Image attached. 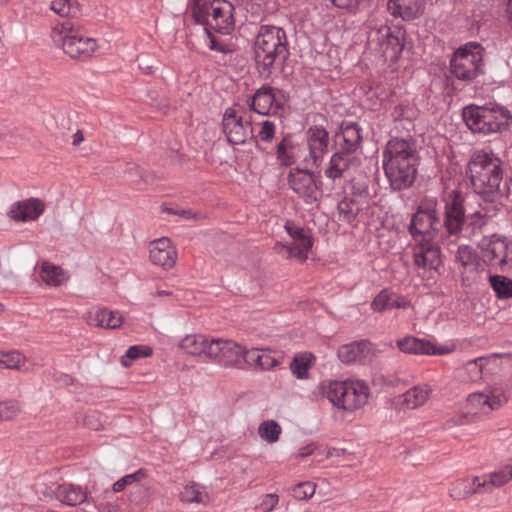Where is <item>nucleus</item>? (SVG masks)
Here are the masks:
<instances>
[{
	"instance_id": "f257e3e1",
	"label": "nucleus",
	"mask_w": 512,
	"mask_h": 512,
	"mask_svg": "<svg viewBox=\"0 0 512 512\" xmlns=\"http://www.w3.org/2000/svg\"><path fill=\"white\" fill-rule=\"evenodd\" d=\"M487 213L476 211L465 218L462 195L453 190L445 199V219L442 225L435 198L422 200L413 214L409 225V232L413 241L425 239H440L446 245L455 243L460 237L470 238L476 228L482 227L486 222Z\"/></svg>"
},
{
	"instance_id": "f03ea898",
	"label": "nucleus",
	"mask_w": 512,
	"mask_h": 512,
	"mask_svg": "<svg viewBox=\"0 0 512 512\" xmlns=\"http://www.w3.org/2000/svg\"><path fill=\"white\" fill-rule=\"evenodd\" d=\"M466 175L473 191L485 201L494 202L500 195L503 169L501 160L494 153L475 151L467 164Z\"/></svg>"
},
{
	"instance_id": "7ed1b4c3",
	"label": "nucleus",
	"mask_w": 512,
	"mask_h": 512,
	"mask_svg": "<svg viewBox=\"0 0 512 512\" xmlns=\"http://www.w3.org/2000/svg\"><path fill=\"white\" fill-rule=\"evenodd\" d=\"M417 154L412 143L394 138L388 141L383 152V169L394 190L412 185L416 175Z\"/></svg>"
},
{
	"instance_id": "20e7f679",
	"label": "nucleus",
	"mask_w": 512,
	"mask_h": 512,
	"mask_svg": "<svg viewBox=\"0 0 512 512\" xmlns=\"http://www.w3.org/2000/svg\"><path fill=\"white\" fill-rule=\"evenodd\" d=\"M234 6L228 0H197L192 8L196 22L202 24L211 50L225 52V46L211 31L228 34L234 28Z\"/></svg>"
},
{
	"instance_id": "39448f33",
	"label": "nucleus",
	"mask_w": 512,
	"mask_h": 512,
	"mask_svg": "<svg viewBox=\"0 0 512 512\" xmlns=\"http://www.w3.org/2000/svg\"><path fill=\"white\" fill-rule=\"evenodd\" d=\"M319 393L334 407L353 412L368 401L370 391L362 380H325L318 385Z\"/></svg>"
},
{
	"instance_id": "423d86ee",
	"label": "nucleus",
	"mask_w": 512,
	"mask_h": 512,
	"mask_svg": "<svg viewBox=\"0 0 512 512\" xmlns=\"http://www.w3.org/2000/svg\"><path fill=\"white\" fill-rule=\"evenodd\" d=\"M463 119L473 133L487 136L508 130L512 114L505 106L496 103L469 105L463 109Z\"/></svg>"
},
{
	"instance_id": "0eeeda50",
	"label": "nucleus",
	"mask_w": 512,
	"mask_h": 512,
	"mask_svg": "<svg viewBox=\"0 0 512 512\" xmlns=\"http://www.w3.org/2000/svg\"><path fill=\"white\" fill-rule=\"evenodd\" d=\"M255 60L258 66L269 69L288 55V40L285 31L276 26L262 25L254 41Z\"/></svg>"
},
{
	"instance_id": "6e6552de",
	"label": "nucleus",
	"mask_w": 512,
	"mask_h": 512,
	"mask_svg": "<svg viewBox=\"0 0 512 512\" xmlns=\"http://www.w3.org/2000/svg\"><path fill=\"white\" fill-rule=\"evenodd\" d=\"M51 38L55 45L73 59H88L98 48L94 38L88 37L81 29L68 22L56 25L52 29Z\"/></svg>"
},
{
	"instance_id": "1a4fd4ad",
	"label": "nucleus",
	"mask_w": 512,
	"mask_h": 512,
	"mask_svg": "<svg viewBox=\"0 0 512 512\" xmlns=\"http://www.w3.org/2000/svg\"><path fill=\"white\" fill-rule=\"evenodd\" d=\"M478 250L480 260L489 270L512 271V240L498 234L484 236Z\"/></svg>"
},
{
	"instance_id": "9d476101",
	"label": "nucleus",
	"mask_w": 512,
	"mask_h": 512,
	"mask_svg": "<svg viewBox=\"0 0 512 512\" xmlns=\"http://www.w3.org/2000/svg\"><path fill=\"white\" fill-rule=\"evenodd\" d=\"M482 47L475 42L465 44L456 50L451 59V73L460 80L470 81L482 72Z\"/></svg>"
},
{
	"instance_id": "9b49d317",
	"label": "nucleus",
	"mask_w": 512,
	"mask_h": 512,
	"mask_svg": "<svg viewBox=\"0 0 512 512\" xmlns=\"http://www.w3.org/2000/svg\"><path fill=\"white\" fill-rule=\"evenodd\" d=\"M508 401V395L502 387L488 386L481 392L471 393L465 402L466 415L477 417L488 415L501 408Z\"/></svg>"
},
{
	"instance_id": "f8f14e48",
	"label": "nucleus",
	"mask_w": 512,
	"mask_h": 512,
	"mask_svg": "<svg viewBox=\"0 0 512 512\" xmlns=\"http://www.w3.org/2000/svg\"><path fill=\"white\" fill-rule=\"evenodd\" d=\"M285 230L291 238V243L277 242L274 250L277 254L290 259L296 258L304 262L308 258V253L313 246V240L309 231L295 225L291 221L285 224Z\"/></svg>"
},
{
	"instance_id": "ddd939ff",
	"label": "nucleus",
	"mask_w": 512,
	"mask_h": 512,
	"mask_svg": "<svg viewBox=\"0 0 512 512\" xmlns=\"http://www.w3.org/2000/svg\"><path fill=\"white\" fill-rule=\"evenodd\" d=\"M369 45L381 52L385 59L396 61L403 50L402 32L392 31L387 25L371 30L368 36Z\"/></svg>"
},
{
	"instance_id": "4468645a",
	"label": "nucleus",
	"mask_w": 512,
	"mask_h": 512,
	"mask_svg": "<svg viewBox=\"0 0 512 512\" xmlns=\"http://www.w3.org/2000/svg\"><path fill=\"white\" fill-rule=\"evenodd\" d=\"M305 167L292 168L288 173V185L307 204L315 203L321 197L315 175Z\"/></svg>"
},
{
	"instance_id": "2eb2a0df",
	"label": "nucleus",
	"mask_w": 512,
	"mask_h": 512,
	"mask_svg": "<svg viewBox=\"0 0 512 512\" xmlns=\"http://www.w3.org/2000/svg\"><path fill=\"white\" fill-rule=\"evenodd\" d=\"M240 108H228L223 116V132L227 140L234 145L243 144L252 136L251 122L244 119Z\"/></svg>"
},
{
	"instance_id": "dca6fc26",
	"label": "nucleus",
	"mask_w": 512,
	"mask_h": 512,
	"mask_svg": "<svg viewBox=\"0 0 512 512\" xmlns=\"http://www.w3.org/2000/svg\"><path fill=\"white\" fill-rule=\"evenodd\" d=\"M247 352L248 350L233 340L214 338L209 359L216 360L225 366L240 367L247 363Z\"/></svg>"
},
{
	"instance_id": "f3484780",
	"label": "nucleus",
	"mask_w": 512,
	"mask_h": 512,
	"mask_svg": "<svg viewBox=\"0 0 512 512\" xmlns=\"http://www.w3.org/2000/svg\"><path fill=\"white\" fill-rule=\"evenodd\" d=\"M308 155L304 156V167H319L328 152L329 134L323 127L313 126L306 131Z\"/></svg>"
},
{
	"instance_id": "a211bd4d",
	"label": "nucleus",
	"mask_w": 512,
	"mask_h": 512,
	"mask_svg": "<svg viewBox=\"0 0 512 512\" xmlns=\"http://www.w3.org/2000/svg\"><path fill=\"white\" fill-rule=\"evenodd\" d=\"M439 241L441 240L425 239L424 241H414L413 259L415 266L421 269H438L442 263L438 245Z\"/></svg>"
},
{
	"instance_id": "6ab92c4d",
	"label": "nucleus",
	"mask_w": 512,
	"mask_h": 512,
	"mask_svg": "<svg viewBox=\"0 0 512 512\" xmlns=\"http://www.w3.org/2000/svg\"><path fill=\"white\" fill-rule=\"evenodd\" d=\"M45 211V203L38 198H28L12 203L7 216L15 222L36 221Z\"/></svg>"
},
{
	"instance_id": "aec40b11",
	"label": "nucleus",
	"mask_w": 512,
	"mask_h": 512,
	"mask_svg": "<svg viewBox=\"0 0 512 512\" xmlns=\"http://www.w3.org/2000/svg\"><path fill=\"white\" fill-rule=\"evenodd\" d=\"M250 109L260 115H275L281 109V102L277 99L275 89L262 86L249 99Z\"/></svg>"
},
{
	"instance_id": "412c9836",
	"label": "nucleus",
	"mask_w": 512,
	"mask_h": 512,
	"mask_svg": "<svg viewBox=\"0 0 512 512\" xmlns=\"http://www.w3.org/2000/svg\"><path fill=\"white\" fill-rule=\"evenodd\" d=\"M149 258L154 265L170 269L176 263L177 250L170 239L159 238L149 244Z\"/></svg>"
},
{
	"instance_id": "4be33fe9",
	"label": "nucleus",
	"mask_w": 512,
	"mask_h": 512,
	"mask_svg": "<svg viewBox=\"0 0 512 512\" xmlns=\"http://www.w3.org/2000/svg\"><path fill=\"white\" fill-rule=\"evenodd\" d=\"M433 388L427 383L415 385L397 398L396 404L404 410H413L427 403Z\"/></svg>"
},
{
	"instance_id": "5701e85b",
	"label": "nucleus",
	"mask_w": 512,
	"mask_h": 512,
	"mask_svg": "<svg viewBox=\"0 0 512 512\" xmlns=\"http://www.w3.org/2000/svg\"><path fill=\"white\" fill-rule=\"evenodd\" d=\"M512 480V458L502 467L476 476L478 487H482L483 492H490L495 488H500Z\"/></svg>"
},
{
	"instance_id": "b1692460",
	"label": "nucleus",
	"mask_w": 512,
	"mask_h": 512,
	"mask_svg": "<svg viewBox=\"0 0 512 512\" xmlns=\"http://www.w3.org/2000/svg\"><path fill=\"white\" fill-rule=\"evenodd\" d=\"M397 347L408 354L444 355L452 351L447 347L436 348L433 343L413 336H407L397 341Z\"/></svg>"
},
{
	"instance_id": "393cba45",
	"label": "nucleus",
	"mask_w": 512,
	"mask_h": 512,
	"mask_svg": "<svg viewBox=\"0 0 512 512\" xmlns=\"http://www.w3.org/2000/svg\"><path fill=\"white\" fill-rule=\"evenodd\" d=\"M85 320L88 325L105 329L119 328L123 323V316L118 311L107 308H92L87 311Z\"/></svg>"
},
{
	"instance_id": "a878e982",
	"label": "nucleus",
	"mask_w": 512,
	"mask_h": 512,
	"mask_svg": "<svg viewBox=\"0 0 512 512\" xmlns=\"http://www.w3.org/2000/svg\"><path fill=\"white\" fill-rule=\"evenodd\" d=\"M370 198L367 192L361 193L358 196L345 198L338 204V211L341 219L345 222L351 223L360 216L364 210L369 208Z\"/></svg>"
},
{
	"instance_id": "bb28decb",
	"label": "nucleus",
	"mask_w": 512,
	"mask_h": 512,
	"mask_svg": "<svg viewBox=\"0 0 512 512\" xmlns=\"http://www.w3.org/2000/svg\"><path fill=\"white\" fill-rule=\"evenodd\" d=\"M213 337L204 334H189L181 339L179 348L191 356L210 358Z\"/></svg>"
},
{
	"instance_id": "cd10ccee",
	"label": "nucleus",
	"mask_w": 512,
	"mask_h": 512,
	"mask_svg": "<svg viewBox=\"0 0 512 512\" xmlns=\"http://www.w3.org/2000/svg\"><path fill=\"white\" fill-rule=\"evenodd\" d=\"M484 365V372L486 380L493 375H501L512 380V355H498L492 354L489 356L481 357Z\"/></svg>"
},
{
	"instance_id": "c85d7f7f",
	"label": "nucleus",
	"mask_w": 512,
	"mask_h": 512,
	"mask_svg": "<svg viewBox=\"0 0 512 512\" xmlns=\"http://www.w3.org/2000/svg\"><path fill=\"white\" fill-rule=\"evenodd\" d=\"M372 353V345L367 341L343 345L338 350V357L343 363L364 362Z\"/></svg>"
},
{
	"instance_id": "c756f323",
	"label": "nucleus",
	"mask_w": 512,
	"mask_h": 512,
	"mask_svg": "<svg viewBox=\"0 0 512 512\" xmlns=\"http://www.w3.org/2000/svg\"><path fill=\"white\" fill-rule=\"evenodd\" d=\"M247 363L262 370H270L282 362V356L269 348H253L247 352Z\"/></svg>"
},
{
	"instance_id": "7c9ffc66",
	"label": "nucleus",
	"mask_w": 512,
	"mask_h": 512,
	"mask_svg": "<svg viewBox=\"0 0 512 512\" xmlns=\"http://www.w3.org/2000/svg\"><path fill=\"white\" fill-rule=\"evenodd\" d=\"M352 162L353 157L349 153H334L325 169V176L332 180L342 178L345 172L350 168Z\"/></svg>"
},
{
	"instance_id": "2f4dec72",
	"label": "nucleus",
	"mask_w": 512,
	"mask_h": 512,
	"mask_svg": "<svg viewBox=\"0 0 512 512\" xmlns=\"http://www.w3.org/2000/svg\"><path fill=\"white\" fill-rule=\"evenodd\" d=\"M484 493L482 487H478L476 476L471 480L466 478L457 479L452 482L449 495L455 500L468 498L470 495Z\"/></svg>"
},
{
	"instance_id": "473e14b6",
	"label": "nucleus",
	"mask_w": 512,
	"mask_h": 512,
	"mask_svg": "<svg viewBox=\"0 0 512 512\" xmlns=\"http://www.w3.org/2000/svg\"><path fill=\"white\" fill-rule=\"evenodd\" d=\"M87 493L79 486L72 484L60 485L56 490V498L70 506H75L84 502Z\"/></svg>"
},
{
	"instance_id": "72a5a7b5",
	"label": "nucleus",
	"mask_w": 512,
	"mask_h": 512,
	"mask_svg": "<svg viewBox=\"0 0 512 512\" xmlns=\"http://www.w3.org/2000/svg\"><path fill=\"white\" fill-rule=\"evenodd\" d=\"M40 277L48 285L57 287L68 280L67 273L59 266L49 262L40 265Z\"/></svg>"
},
{
	"instance_id": "f704fd0d",
	"label": "nucleus",
	"mask_w": 512,
	"mask_h": 512,
	"mask_svg": "<svg viewBox=\"0 0 512 512\" xmlns=\"http://www.w3.org/2000/svg\"><path fill=\"white\" fill-rule=\"evenodd\" d=\"M339 138L342 140L341 147L343 152L351 153L355 151L361 143L360 128L356 123H348L342 127Z\"/></svg>"
},
{
	"instance_id": "c9c22d12",
	"label": "nucleus",
	"mask_w": 512,
	"mask_h": 512,
	"mask_svg": "<svg viewBox=\"0 0 512 512\" xmlns=\"http://www.w3.org/2000/svg\"><path fill=\"white\" fill-rule=\"evenodd\" d=\"M301 148L290 141L283 140L277 146V159L283 166H291L300 158Z\"/></svg>"
},
{
	"instance_id": "e433bc0d",
	"label": "nucleus",
	"mask_w": 512,
	"mask_h": 512,
	"mask_svg": "<svg viewBox=\"0 0 512 512\" xmlns=\"http://www.w3.org/2000/svg\"><path fill=\"white\" fill-rule=\"evenodd\" d=\"M180 499L185 503H197L205 505L209 501V496L204 487L192 482L184 486L182 492L180 493Z\"/></svg>"
},
{
	"instance_id": "4c0bfd02",
	"label": "nucleus",
	"mask_w": 512,
	"mask_h": 512,
	"mask_svg": "<svg viewBox=\"0 0 512 512\" xmlns=\"http://www.w3.org/2000/svg\"><path fill=\"white\" fill-rule=\"evenodd\" d=\"M282 434V427L275 420H265L258 427L259 437L268 444L279 441Z\"/></svg>"
},
{
	"instance_id": "58836bf2",
	"label": "nucleus",
	"mask_w": 512,
	"mask_h": 512,
	"mask_svg": "<svg viewBox=\"0 0 512 512\" xmlns=\"http://www.w3.org/2000/svg\"><path fill=\"white\" fill-rule=\"evenodd\" d=\"M490 285L499 299L512 298V280L503 275L489 278Z\"/></svg>"
},
{
	"instance_id": "ea45409f",
	"label": "nucleus",
	"mask_w": 512,
	"mask_h": 512,
	"mask_svg": "<svg viewBox=\"0 0 512 512\" xmlns=\"http://www.w3.org/2000/svg\"><path fill=\"white\" fill-rule=\"evenodd\" d=\"M313 356L310 353L298 354L294 357L290 369L292 374L298 379H305L308 377V371L312 365Z\"/></svg>"
},
{
	"instance_id": "a19ab883",
	"label": "nucleus",
	"mask_w": 512,
	"mask_h": 512,
	"mask_svg": "<svg viewBox=\"0 0 512 512\" xmlns=\"http://www.w3.org/2000/svg\"><path fill=\"white\" fill-rule=\"evenodd\" d=\"M26 358L18 351L2 352L0 368L20 370Z\"/></svg>"
},
{
	"instance_id": "79ce46f5",
	"label": "nucleus",
	"mask_w": 512,
	"mask_h": 512,
	"mask_svg": "<svg viewBox=\"0 0 512 512\" xmlns=\"http://www.w3.org/2000/svg\"><path fill=\"white\" fill-rule=\"evenodd\" d=\"M463 370L465 371L467 378L472 382L486 380L484 365L481 361V357L465 363Z\"/></svg>"
},
{
	"instance_id": "37998d69",
	"label": "nucleus",
	"mask_w": 512,
	"mask_h": 512,
	"mask_svg": "<svg viewBox=\"0 0 512 512\" xmlns=\"http://www.w3.org/2000/svg\"><path fill=\"white\" fill-rule=\"evenodd\" d=\"M145 477H146V473L143 469H139L134 473L127 474V475L123 476L122 478H120L119 480H117L112 485V491L114 493L122 492L128 486H131L134 483L141 481Z\"/></svg>"
},
{
	"instance_id": "c03bdc74",
	"label": "nucleus",
	"mask_w": 512,
	"mask_h": 512,
	"mask_svg": "<svg viewBox=\"0 0 512 512\" xmlns=\"http://www.w3.org/2000/svg\"><path fill=\"white\" fill-rule=\"evenodd\" d=\"M51 9L61 17H74L79 9L70 0H53Z\"/></svg>"
},
{
	"instance_id": "a18cd8bd",
	"label": "nucleus",
	"mask_w": 512,
	"mask_h": 512,
	"mask_svg": "<svg viewBox=\"0 0 512 512\" xmlns=\"http://www.w3.org/2000/svg\"><path fill=\"white\" fill-rule=\"evenodd\" d=\"M21 412L20 404L15 400H5L0 402V421H10Z\"/></svg>"
},
{
	"instance_id": "49530a36",
	"label": "nucleus",
	"mask_w": 512,
	"mask_h": 512,
	"mask_svg": "<svg viewBox=\"0 0 512 512\" xmlns=\"http://www.w3.org/2000/svg\"><path fill=\"white\" fill-rule=\"evenodd\" d=\"M316 491V484L311 481L298 483L291 489V495L296 500H307L311 498Z\"/></svg>"
},
{
	"instance_id": "de8ad7c7",
	"label": "nucleus",
	"mask_w": 512,
	"mask_h": 512,
	"mask_svg": "<svg viewBox=\"0 0 512 512\" xmlns=\"http://www.w3.org/2000/svg\"><path fill=\"white\" fill-rule=\"evenodd\" d=\"M393 300V293L387 289L380 291L371 302V308L376 312H383L386 309H392L391 302Z\"/></svg>"
},
{
	"instance_id": "09e8293b",
	"label": "nucleus",
	"mask_w": 512,
	"mask_h": 512,
	"mask_svg": "<svg viewBox=\"0 0 512 512\" xmlns=\"http://www.w3.org/2000/svg\"><path fill=\"white\" fill-rule=\"evenodd\" d=\"M403 18H412L417 12V0H390Z\"/></svg>"
},
{
	"instance_id": "8fccbe9b",
	"label": "nucleus",
	"mask_w": 512,
	"mask_h": 512,
	"mask_svg": "<svg viewBox=\"0 0 512 512\" xmlns=\"http://www.w3.org/2000/svg\"><path fill=\"white\" fill-rule=\"evenodd\" d=\"M475 252L468 245H460L455 255L456 262L463 268L472 265L475 261Z\"/></svg>"
},
{
	"instance_id": "3c124183",
	"label": "nucleus",
	"mask_w": 512,
	"mask_h": 512,
	"mask_svg": "<svg viewBox=\"0 0 512 512\" xmlns=\"http://www.w3.org/2000/svg\"><path fill=\"white\" fill-rule=\"evenodd\" d=\"M279 503V496L275 493H269L262 495L258 499V503L255 506V510L259 512H271Z\"/></svg>"
},
{
	"instance_id": "603ef678",
	"label": "nucleus",
	"mask_w": 512,
	"mask_h": 512,
	"mask_svg": "<svg viewBox=\"0 0 512 512\" xmlns=\"http://www.w3.org/2000/svg\"><path fill=\"white\" fill-rule=\"evenodd\" d=\"M276 126L274 122L265 120L261 124V128L258 132V137L261 141L270 142L274 138Z\"/></svg>"
},
{
	"instance_id": "864d4df0",
	"label": "nucleus",
	"mask_w": 512,
	"mask_h": 512,
	"mask_svg": "<svg viewBox=\"0 0 512 512\" xmlns=\"http://www.w3.org/2000/svg\"><path fill=\"white\" fill-rule=\"evenodd\" d=\"M152 355V349L145 345H135L128 348L126 351V357L134 360L140 357H148Z\"/></svg>"
},
{
	"instance_id": "5fc2aeb1",
	"label": "nucleus",
	"mask_w": 512,
	"mask_h": 512,
	"mask_svg": "<svg viewBox=\"0 0 512 512\" xmlns=\"http://www.w3.org/2000/svg\"><path fill=\"white\" fill-rule=\"evenodd\" d=\"M392 308H409L411 307V301L405 296H398L393 293V300L391 302Z\"/></svg>"
},
{
	"instance_id": "6e6d98bb",
	"label": "nucleus",
	"mask_w": 512,
	"mask_h": 512,
	"mask_svg": "<svg viewBox=\"0 0 512 512\" xmlns=\"http://www.w3.org/2000/svg\"><path fill=\"white\" fill-rule=\"evenodd\" d=\"M97 509L100 512H118L120 505L116 502H100L97 504Z\"/></svg>"
},
{
	"instance_id": "4d7b16f0",
	"label": "nucleus",
	"mask_w": 512,
	"mask_h": 512,
	"mask_svg": "<svg viewBox=\"0 0 512 512\" xmlns=\"http://www.w3.org/2000/svg\"><path fill=\"white\" fill-rule=\"evenodd\" d=\"M315 451V445L313 443L308 444L306 446L300 447L297 452L295 453L296 458H303L310 456Z\"/></svg>"
},
{
	"instance_id": "13d9d810",
	"label": "nucleus",
	"mask_w": 512,
	"mask_h": 512,
	"mask_svg": "<svg viewBox=\"0 0 512 512\" xmlns=\"http://www.w3.org/2000/svg\"><path fill=\"white\" fill-rule=\"evenodd\" d=\"M84 141V135L81 130H77L72 136V144L79 146Z\"/></svg>"
},
{
	"instance_id": "bf43d9fd",
	"label": "nucleus",
	"mask_w": 512,
	"mask_h": 512,
	"mask_svg": "<svg viewBox=\"0 0 512 512\" xmlns=\"http://www.w3.org/2000/svg\"><path fill=\"white\" fill-rule=\"evenodd\" d=\"M344 453V450L337 449V448H330L327 450L326 457L332 458V457H339Z\"/></svg>"
},
{
	"instance_id": "052dcab7",
	"label": "nucleus",
	"mask_w": 512,
	"mask_h": 512,
	"mask_svg": "<svg viewBox=\"0 0 512 512\" xmlns=\"http://www.w3.org/2000/svg\"><path fill=\"white\" fill-rule=\"evenodd\" d=\"M507 16H508V21H509L510 25L512 26V0H509L508 4H507Z\"/></svg>"
},
{
	"instance_id": "680f3d73",
	"label": "nucleus",
	"mask_w": 512,
	"mask_h": 512,
	"mask_svg": "<svg viewBox=\"0 0 512 512\" xmlns=\"http://www.w3.org/2000/svg\"><path fill=\"white\" fill-rule=\"evenodd\" d=\"M127 172H128L131 176H132V173H133V172H135V174H136V175L141 176V175H140V168H139L137 165H134V164H133V165H131V166L128 168Z\"/></svg>"
},
{
	"instance_id": "e2e57ef3",
	"label": "nucleus",
	"mask_w": 512,
	"mask_h": 512,
	"mask_svg": "<svg viewBox=\"0 0 512 512\" xmlns=\"http://www.w3.org/2000/svg\"><path fill=\"white\" fill-rule=\"evenodd\" d=\"M63 377H64V382H65L66 384H68V383H70V382H71V378H70L68 375H64Z\"/></svg>"
},
{
	"instance_id": "0e129e2a",
	"label": "nucleus",
	"mask_w": 512,
	"mask_h": 512,
	"mask_svg": "<svg viewBox=\"0 0 512 512\" xmlns=\"http://www.w3.org/2000/svg\"><path fill=\"white\" fill-rule=\"evenodd\" d=\"M4 310V306L0 303V313Z\"/></svg>"
},
{
	"instance_id": "69168bd1",
	"label": "nucleus",
	"mask_w": 512,
	"mask_h": 512,
	"mask_svg": "<svg viewBox=\"0 0 512 512\" xmlns=\"http://www.w3.org/2000/svg\"><path fill=\"white\" fill-rule=\"evenodd\" d=\"M122 363H123L124 366H128L129 365V363H127L125 360H122Z\"/></svg>"
}]
</instances>
